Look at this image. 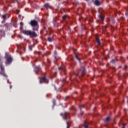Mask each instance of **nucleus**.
<instances>
[{
	"instance_id": "nucleus-20",
	"label": "nucleus",
	"mask_w": 128,
	"mask_h": 128,
	"mask_svg": "<svg viewBox=\"0 0 128 128\" xmlns=\"http://www.w3.org/2000/svg\"><path fill=\"white\" fill-rule=\"evenodd\" d=\"M111 62H112V63L114 62V60H111Z\"/></svg>"
},
{
	"instance_id": "nucleus-1",
	"label": "nucleus",
	"mask_w": 128,
	"mask_h": 128,
	"mask_svg": "<svg viewBox=\"0 0 128 128\" xmlns=\"http://www.w3.org/2000/svg\"><path fill=\"white\" fill-rule=\"evenodd\" d=\"M30 24H31L32 26H33V30H38V22L36 20H31Z\"/></svg>"
},
{
	"instance_id": "nucleus-6",
	"label": "nucleus",
	"mask_w": 128,
	"mask_h": 128,
	"mask_svg": "<svg viewBox=\"0 0 128 128\" xmlns=\"http://www.w3.org/2000/svg\"><path fill=\"white\" fill-rule=\"evenodd\" d=\"M94 4L96 6H100V4H102V2H100L98 0H96L94 1Z\"/></svg>"
},
{
	"instance_id": "nucleus-7",
	"label": "nucleus",
	"mask_w": 128,
	"mask_h": 128,
	"mask_svg": "<svg viewBox=\"0 0 128 128\" xmlns=\"http://www.w3.org/2000/svg\"><path fill=\"white\" fill-rule=\"evenodd\" d=\"M44 6L46 8H50V6L48 4H45Z\"/></svg>"
},
{
	"instance_id": "nucleus-13",
	"label": "nucleus",
	"mask_w": 128,
	"mask_h": 128,
	"mask_svg": "<svg viewBox=\"0 0 128 128\" xmlns=\"http://www.w3.org/2000/svg\"><path fill=\"white\" fill-rule=\"evenodd\" d=\"M68 114L65 112V114H64L65 116L64 118V120H66V116H68Z\"/></svg>"
},
{
	"instance_id": "nucleus-2",
	"label": "nucleus",
	"mask_w": 128,
	"mask_h": 128,
	"mask_svg": "<svg viewBox=\"0 0 128 128\" xmlns=\"http://www.w3.org/2000/svg\"><path fill=\"white\" fill-rule=\"evenodd\" d=\"M22 33L24 34H26V36H38L36 32L30 30H24L22 31Z\"/></svg>"
},
{
	"instance_id": "nucleus-8",
	"label": "nucleus",
	"mask_w": 128,
	"mask_h": 128,
	"mask_svg": "<svg viewBox=\"0 0 128 128\" xmlns=\"http://www.w3.org/2000/svg\"><path fill=\"white\" fill-rule=\"evenodd\" d=\"M6 16H8V14H4L2 16V18L4 20H6Z\"/></svg>"
},
{
	"instance_id": "nucleus-11",
	"label": "nucleus",
	"mask_w": 128,
	"mask_h": 128,
	"mask_svg": "<svg viewBox=\"0 0 128 128\" xmlns=\"http://www.w3.org/2000/svg\"><path fill=\"white\" fill-rule=\"evenodd\" d=\"M66 18H68V16H62V20H66Z\"/></svg>"
},
{
	"instance_id": "nucleus-12",
	"label": "nucleus",
	"mask_w": 128,
	"mask_h": 128,
	"mask_svg": "<svg viewBox=\"0 0 128 128\" xmlns=\"http://www.w3.org/2000/svg\"><path fill=\"white\" fill-rule=\"evenodd\" d=\"M48 40L49 42H52V38L48 37Z\"/></svg>"
},
{
	"instance_id": "nucleus-4",
	"label": "nucleus",
	"mask_w": 128,
	"mask_h": 128,
	"mask_svg": "<svg viewBox=\"0 0 128 128\" xmlns=\"http://www.w3.org/2000/svg\"><path fill=\"white\" fill-rule=\"evenodd\" d=\"M12 62V58L11 56H8L6 58V64H10Z\"/></svg>"
},
{
	"instance_id": "nucleus-21",
	"label": "nucleus",
	"mask_w": 128,
	"mask_h": 128,
	"mask_svg": "<svg viewBox=\"0 0 128 128\" xmlns=\"http://www.w3.org/2000/svg\"><path fill=\"white\" fill-rule=\"evenodd\" d=\"M123 126H126V124H123Z\"/></svg>"
},
{
	"instance_id": "nucleus-17",
	"label": "nucleus",
	"mask_w": 128,
	"mask_h": 128,
	"mask_svg": "<svg viewBox=\"0 0 128 128\" xmlns=\"http://www.w3.org/2000/svg\"><path fill=\"white\" fill-rule=\"evenodd\" d=\"M76 58H77L78 60H80V58H78V56H76Z\"/></svg>"
},
{
	"instance_id": "nucleus-22",
	"label": "nucleus",
	"mask_w": 128,
	"mask_h": 128,
	"mask_svg": "<svg viewBox=\"0 0 128 128\" xmlns=\"http://www.w3.org/2000/svg\"><path fill=\"white\" fill-rule=\"evenodd\" d=\"M82 74H84V72H82Z\"/></svg>"
},
{
	"instance_id": "nucleus-10",
	"label": "nucleus",
	"mask_w": 128,
	"mask_h": 128,
	"mask_svg": "<svg viewBox=\"0 0 128 128\" xmlns=\"http://www.w3.org/2000/svg\"><path fill=\"white\" fill-rule=\"evenodd\" d=\"M88 124H88V123L85 124L84 128H88Z\"/></svg>"
},
{
	"instance_id": "nucleus-18",
	"label": "nucleus",
	"mask_w": 128,
	"mask_h": 128,
	"mask_svg": "<svg viewBox=\"0 0 128 128\" xmlns=\"http://www.w3.org/2000/svg\"><path fill=\"white\" fill-rule=\"evenodd\" d=\"M58 68L60 70H62V67H60Z\"/></svg>"
},
{
	"instance_id": "nucleus-3",
	"label": "nucleus",
	"mask_w": 128,
	"mask_h": 128,
	"mask_svg": "<svg viewBox=\"0 0 128 128\" xmlns=\"http://www.w3.org/2000/svg\"><path fill=\"white\" fill-rule=\"evenodd\" d=\"M0 76H4L5 78H8V75L6 74V72H4V66H0Z\"/></svg>"
},
{
	"instance_id": "nucleus-5",
	"label": "nucleus",
	"mask_w": 128,
	"mask_h": 128,
	"mask_svg": "<svg viewBox=\"0 0 128 128\" xmlns=\"http://www.w3.org/2000/svg\"><path fill=\"white\" fill-rule=\"evenodd\" d=\"M40 84H42V82L48 83V80H46V77H44L40 80Z\"/></svg>"
},
{
	"instance_id": "nucleus-23",
	"label": "nucleus",
	"mask_w": 128,
	"mask_h": 128,
	"mask_svg": "<svg viewBox=\"0 0 128 128\" xmlns=\"http://www.w3.org/2000/svg\"><path fill=\"white\" fill-rule=\"evenodd\" d=\"M122 128H124V127H123Z\"/></svg>"
},
{
	"instance_id": "nucleus-9",
	"label": "nucleus",
	"mask_w": 128,
	"mask_h": 128,
	"mask_svg": "<svg viewBox=\"0 0 128 128\" xmlns=\"http://www.w3.org/2000/svg\"><path fill=\"white\" fill-rule=\"evenodd\" d=\"M96 40L98 44H100V39H98V37H96Z\"/></svg>"
},
{
	"instance_id": "nucleus-15",
	"label": "nucleus",
	"mask_w": 128,
	"mask_h": 128,
	"mask_svg": "<svg viewBox=\"0 0 128 128\" xmlns=\"http://www.w3.org/2000/svg\"><path fill=\"white\" fill-rule=\"evenodd\" d=\"M100 18H101V20H104V16L102 15H100Z\"/></svg>"
},
{
	"instance_id": "nucleus-16",
	"label": "nucleus",
	"mask_w": 128,
	"mask_h": 128,
	"mask_svg": "<svg viewBox=\"0 0 128 128\" xmlns=\"http://www.w3.org/2000/svg\"><path fill=\"white\" fill-rule=\"evenodd\" d=\"M70 128V125L68 124V122H67V128Z\"/></svg>"
},
{
	"instance_id": "nucleus-19",
	"label": "nucleus",
	"mask_w": 128,
	"mask_h": 128,
	"mask_svg": "<svg viewBox=\"0 0 128 128\" xmlns=\"http://www.w3.org/2000/svg\"><path fill=\"white\" fill-rule=\"evenodd\" d=\"M20 24L21 26H24V23H22V22H21L20 23Z\"/></svg>"
},
{
	"instance_id": "nucleus-14",
	"label": "nucleus",
	"mask_w": 128,
	"mask_h": 128,
	"mask_svg": "<svg viewBox=\"0 0 128 128\" xmlns=\"http://www.w3.org/2000/svg\"><path fill=\"white\" fill-rule=\"evenodd\" d=\"M110 117H108L106 119V122H110Z\"/></svg>"
}]
</instances>
